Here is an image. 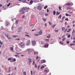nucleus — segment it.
<instances>
[{"label":"nucleus","mask_w":75,"mask_h":75,"mask_svg":"<svg viewBox=\"0 0 75 75\" xmlns=\"http://www.w3.org/2000/svg\"><path fill=\"white\" fill-rule=\"evenodd\" d=\"M27 51H28V54H31V52H33L34 50L33 49H28Z\"/></svg>","instance_id":"obj_1"},{"label":"nucleus","mask_w":75,"mask_h":75,"mask_svg":"<svg viewBox=\"0 0 75 75\" xmlns=\"http://www.w3.org/2000/svg\"><path fill=\"white\" fill-rule=\"evenodd\" d=\"M38 33L39 35H42V30H40V32H38Z\"/></svg>","instance_id":"obj_2"},{"label":"nucleus","mask_w":75,"mask_h":75,"mask_svg":"<svg viewBox=\"0 0 75 75\" xmlns=\"http://www.w3.org/2000/svg\"><path fill=\"white\" fill-rule=\"evenodd\" d=\"M24 45V43L22 42H21L19 43V45H20V46H21V47H23Z\"/></svg>","instance_id":"obj_3"},{"label":"nucleus","mask_w":75,"mask_h":75,"mask_svg":"<svg viewBox=\"0 0 75 75\" xmlns=\"http://www.w3.org/2000/svg\"><path fill=\"white\" fill-rule=\"evenodd\" d=\"M30 44V40H28L26 43V45H28Z\"/></svg>","instance_id":"obj_4"},{"label":"nucleus","mask_w":75,"mask_h":75,"mask_svg":"<svg viewBox=\"0 0 75 75\" xmlns=\"http://www.w3.org/2000/svg\"><path fill=\"white\" fill-rule=\"evenodd\" d=\"M25 10V9H24V8H23L21 9L19 11L20 12H23V11H24Z\"/></svg>","instance_id":"obj_5"},{"label":"nucleus","mask_w":75,"mask_h":75,"mask_svg":"<svg viewBox=\"0 0 75 75\" xmlns=\"http://www.w3.org/2000/svg\"><path fill=\"white\" fill-rule=\"evenodd\" d=\"M37 8L38 10H42V7L41 6H38Z\"/></svg>","instance_id":"obj_6"},{"label":"nucleus","mask_w":75,"mask_h":75,"mask_svg":"<svg viewBox=\"0 0 75 75\" xmlns=\"http://www.w3.org/2000/svg\"><path fill=\"white\" fill-rule=\"evenodd\" d=\"M65 17H64V16L62 18V20L60 21V22L61 23H62V22H63V21H64V19H65Z\"/></svg>","instance_id":"obj_7"},{"label":"nucleus","mask_w":75,"mask_h":75,"mask_svg":"<svg viewBox=\"0 0 75 75\" xmlns=\"http://www.w3.org/2000/svg\"><path fill=\"white\" fill-rule=\"evenodd\" d=\"M35 40H33L32 42V45H34V44H35Z\"/></svg>","instance_id":"obj_8"},{"label":"nucleus","mask_w":75,"mask_h":75,"mask_svg":"<svg viewBox=\"0 0 75 75\" xmlns=\"http://www.w3.org/2000/svg\"><path fill=\"white\" fill-rule=\"evenodd\" d=\"M5 35L6 36V37H7L8 38V39H11V38L8 35L5 34Z\"/></svg>","instance_id":"obj_9"},{"label":"nucleus","mask_w":75,"mask_h":75,"mask_svg":"<svg viewBox=\"0 0 75 75\" xmlns=\"http://www.w3.org/2000/svg\"><path fill=\"white\" fill-rule=\"evenodd\" d=\"M29 62V64L30 65L31 63V59H28Z\"/></svg>","instance_id":"obj_10"},{"label":"nucleus","mask_w":75,"mask_h":75,"mask_svg":"<svg viewBox=\"0 0 75 75\" xmlns=\"http://www.w3.org/2000/svg\"><path fill=\"white\" fill-rule=\"evenodd\" d=\"M45 62H46V61H45V60L41 61V63L42 64V63H45Z\"/></svg>","instance_id":"obj_11"},{"label":"nucleus","mask_w":75,"mask_h":75,"mask_svg":"<svg viewBox=\"0 0 75 75\" xmlns=\"http://www.w3.org/2000/svg\"><path fill=\"white\" fill-rule=\"evenodd\" d=\"M67 9H68V10H72V9H73V8H71V7H67Z\"/></svg>","instance_id":"obj_12"},{"label":"nucleus","mask_w":75,"mask_h":75,"mask_svg":"<svg viewBox=\"0 0 75 75\" xmlns=\"http://www.w3.org/2000/svg\"><path fill=\"white\" fill-rule=\"evenodd\" d=\"M66 5L67 6H71V3H67L66 4Z\"/></svg>","instance_id":"obj_13"},{"label":"nucleus","mask_w":75,"mask_h":75,"mask_svg":"<svg viewBox=\"0 0 75 75\" xmlns=\"http://www.w3.org/2000/svg\"><path fill=\"white\" fill-rule=\"evenodd\" d=\"M15 49L17 51H19V50L18 51V50H17V49H18V50H20V49L18 48V47H16L15 48Z\"/></svg>","instance_id":"obj_14"},{"label":"nucleus","mask_w":75,"mask_h":75,"mask_svg":"<svg viewBox=\"0 0 75 75\" xmlns=\"http://www.w3.org/2000/svg\"><path fill=\"white\" fill-rule=\"evenodd\" d=\"M71 28H69V30L67 31V33H69L70 31H71Z\"/></svg>","instance_id":"obj_15"},{"label":"nucleus","mask_w":75,"mask_h":75,"mask_svg":"<svg viewBox=\"0 0 75 75\" xmlns=\"http://www.w3.org/2000/svg\"><path fill=\"white\" fill-rule=\"evenodd\" d=\"M33 0H31L30 1V4H30V5L32 4H33Z\"/></svg>","instance_id":"obj_16"},{"label":"nucleus","mask_w":75,"mask_h":75,"mask_svg":"<svg viewBox=\"0 0 75 75\" xmlns=\"http://www.w3.org/2000/svg\"><path fill=\"white\" fill-rule=\"evenodd\" d=\"M38 52H34V54L36 55V54H38Z\"/></svg>","instance_id":"obj_17"},{"label":"nucleus","mask_w":75,"mask_h":75,"mask_svg":"<svg viewBox=\"0 0 75 75\" xmlns=\"http://www.w3.org/2000/svg\"><path fill=\"white\" fill-rule=\"evenodd\" d=\"M48 44L47 43H46L45 44V47H48Z\"/></svg>","instance_id":"obj_18"},{"label":"nucleus","mask_w":75,"mask_h":75,"mask_svg":"<svg viewBox=\"0 0 75 75\" xmlns=\"http://www.w3.org/2000/svg\"><path fill=\"white\" fill-rule=\"evenodd\" d=\"M75 30H74V29L72 32V35H74V34H75Z\"/></svg>","instance_id":"obj_19"},{"label":"nucleus","mask_w":75,"mask_h":75,"mask_svg":"<svg viewBox=\"0 0 75 75\" xmlns=\"http://www.w3.org/2000/svg\"><path fill=\"white\" fill-rule=\"evenodd\" d=\"M10 50L11 51H13V47H11L10 48Z\"/></svg>","instance_id":"obj_20"},{"label":"nucleus","mask_w":75,"mask_h":75,"mask_svg":"<svg viewBox=\"0 0 75 75\" xmlns=\"http://www.w3.org/2000/svg\"><path fill=\"white\" fill-rule=\"evenodd\" d=\"M23 74L24 75H27V74H26V72H25V71L24 72V71H23Z\"/></svg>","instance_id":"obj_21"},{"label":"nucleus","mask_w":75,"mask_h":75,"mask_svg":"<svg viewBox=\"0 0 75 75\" xmlns=\"http://www.w3.org/2000/svg\"><path fill=\"white\" fill-rule=\"evenodd\" d=\"M62 31H64L65 30V27H62Z\"/></svg>","instance_id":"obj_22"},{"label":"nucleus","mask_w":75,"mask_h":75,"mask_svg":"<svg viewBox=\"0 0 75 75\" xmlns=\"http://www.w3.org/2000/svg\"><path fill=\"white\" fill-rule=\"evenodd\" d=\"M48 72V70L45 69L44 70V72Z\"/></svg>","instance_id":"obj_23"},{"label":"nucleus","mask_w":75,"mask_h":75,"mask_svg":"<svg viewBox=\"0 0 75 75\" xmlns=\"http://www.w3.org/2000/svg\"><path fill=\"white\" fill-rule=\"evenodd\" d=\"M25 9V10H28V9H29V8H27V7H25L24 8Z\"/></svg>","instance_id":"obj_24"},{"label":"nucleus","mask_w":75,"mask_h":75,"mask_svg":"<svg viewBox=\"0 0 75 75\" xmlns=\"http://www.w3.org/2000/svg\"><path fill=\"white\" fill-rule=\"evenodd\" d=\"M53 13L54 15H55L56 14V11H54Z\"/></svg>","instance_id":"obj_25"},{"label":"nucleus","mask_w":75,"mask_h":75,"mask_svg":"<svg viewBox=\"0 0 75 75\" xmlns=\"http://www.w3.org/2000/svg\"><path fill=\"white\" fill-rule=\"evenodd\" d=\"M12 60H13V62H15L16 61V59L14 58L12 59Z\"/></svg>","instance_id":"obj_26"},{"label":"nucleus","mask_w":75,"mask_h":75,"mask_svg":"<svg viewBox=\"0 0 75 75\" xmlns=\"http://www.w3.org/2000/svg\"><path fill=\"white\" fill-rule=\"evenodd\" d=\"M22 1L23 3H26L27 2L26 0H22Z\"/></svg>","instance_id":"obj_27"},{"label":"nucleus","mask_w":75,"mask_h":75,"mask_svg":"<svg viewBox=\"0 0 75 75\" xmlns=\"http://www.w3.org/2000/svg\"><path fill=\"white\" fill-rule=\"evenodd\" d=\"M62 17V15L61 14L58 17V18H61Z\"/></svg>","instance_id":"obj_28"},{"label":"nucleus","mask_w":75,"mask_h":75,"mask_svg":"<svg viewBox=\"0 0 75 75\" xmlns=\"http://www.w3.org/2000/svg\"><path fill=\"white\" fill-rule=\"evenodd\" d=\"M35 67L36 68H37V65L36 64H35Z\"/></svg>","instance_id":"obj_29"},{"label":"nucleus","mask_w":75,"mask_h":75,"mask_svg":"<svg viewBox=\"0 0 75 75\" xmlns=\"http://www.w3.org/2000/svg\"><path fill=\"white\" fill-rule=\"evenodd\" d=\"M68 12L69 13H70L71 14H72V13H73V12L71 11H69Z\"/></svg>","instance_id":"obj_30"},{"label":"nucleus","mask_w":75,"mask_h":75,"mask_svg":"<svg viewBox=\"0 0 75 75\" xmlns=\"http://www.w3.org/2000/svg\"><path fill=\"white\" fill-rule=\"evenodd\" d=\"M17 37V35H13V37L14 38H16V37Z\"/></svg>","instance_id":"obj_31"},{"label":"nucleus","mask_w":75,"mask_h":75,"mask_svg":"<svg viewBox=\"0 0 75 75\" xmlns=\"http://www.w3.org/2000/svg\"><path fill=\"white\" fill-rule=\"evenodd\" d=\"M54 31L55 32H58V30L55 29Z\"/></svg>","instance_id":"obj_32"},{"label":"nucleus","mask_w":75,"mask_h":75,"mask_svg":"<svg viewBox=\"0 0 75 75\" xmlns=\"http://www.w3.org/2000/svg\"><path fill=\"white\" fill-rule=\"evenodd\" d=\"M18 23V20H17L16 21V24H17Z\"/></svg>","instance_id":"obj_33"},{"label":"nucleus","mask_w":75,"mask_h":75,"mask_svg":"<svg viewBox=\"0 0 75 75\" xmlns=\"http://www.w3.org/2000/svg\"><path fill=\"white\" fill-rule=\"evenodd\" d=\"M67 30H68V29H66L64 31V33H65L67 32Z\"/></svg>","instance_id":"obj_34"},{"label":"nucleus","mask_w":75,"mask_h":75,"mask_svg":"<svg viewBox=\"0 0 75 75\" xmlns=\"http://www.w3.org/2000/svg\"><path fill=\"white\" fill-rule=\"evenodd\" d=\"M45 67H44V66H42L41 68L40 69H43V68H44Z\"/></svg>","instance_id":"obj_35"},{"label":"nucleus","mask_w":75,"mask_h":75,"mask_svg":"<svg viewBox=\"0 0 75 75\" xmlns=\"http://www.w3.org/2000/svg\"><path fill=\"white\" fill-rule=\"evenodd\" d=\"M60 44H64V42H62V41H60Z\"/></svg>","instance_id":"obj_36"},{"label":"nucleus","mask_w":75,"mask_h":75,"mask_svg":"<svg viewBox=\"0 0 75 75\" xmlns=\"http://www.w3.org/2000/svg\"><path fill=\"white\" fill-rule=\"evenodd\" d=\"M60 13L59 12H57L56 13V15H59Z\"/></svg>","instance_id":"obj_37"},{"label":"nucleus","mask_w":75,"mask_h":75,"mask_svg":"<svg viewBox=\"0 0 75 75\" xmlns=\"http://www.w3.org/2000/svg\"><path fill=\"white\" fill-rule=\"evenodd\" d=\"M47 7H48V6H46L44 7V9H46Z\"/></svg>","instance_id":"obj_38"},{"label":"nucleus","mask_w":75,"mask_h":75,"mask_svg":"<svg viewBox=\"0 0 75 75\" xmlns=\"http://www.w3.org/2000/svg\"><path fill=\"white\" fill-rule=\"evenodd\" d=\"M45 40V41H47V42H49V39H46Z\"/></svg>","instance_id":"obj_39"},{"label":"nucleus","mask_w":75,"mask_h":75,"mask_svg":"<svg viewBox=\"0 0 75 75\" xmlns=\"http://www.w3.org/2000/svg\"><path fill=\"white\" fill-rule=\"evenodd\" d=\"M59 10H61V7L60 6H59Z\"/></svg>","instance_id":"obj_40"},{"label":"nucleus","mask_w":75,"mask_h":75,"mask_svg":"<svg viewBox=\"0 0 75 75\" xmlns=\"http://www.w3.org/2000/svg\"><path fill=\"white\" fill-rule=\"evenodd\" d=\"M11 62H13V59H11V60L10 61Z\"/></svg>","instance_id":"obj_41"},{"label":"nucleus","mask_w":75,"mask_h":75,"mask_svg":"<svg viewBox=\"0 0 75 75\" xmlns=\"http://www.w3.org/2000/svg\"><path fill=\"white\" fill-rule=\"evenodd\" d=\"M67 37H68V38L71 37V35H69L67 36Z\"/></svg>","instance_id":"obj_42"},{"label":"nucleus","mask_w":75,"mask_h":75,"mask_svg":"<svg viewBox=\"0 0 75 75\" xmlns=\"http://www.w3.org/2000/svg\"><path fill=\"white\" fill-rule=\"evenodd\" d=\"M43 20L45 22L46 21V19L45 18H43Z\"/></svg>","instance_id":"obj_43"},{"label":"nucleus","mask_w":75,"mask_h":75,"mask_svg":"<svg viewBox=\"0 0 75 75\" xmlns=\"http://www.w3.org/2000/svg\"><path fill=\"white\" fill-rule=\"evenodd\" d=\"M75 45V44H71L70 45V46H72V45Z\"/></svg>","instance_id":"obj_44"},{"label":"nucleus","mask_w":75,"mask_h":75,"mask_svg":"<svg viewBox=\"0 0 75 75\" xmlns=\"http://www.w3.org/2000/svg\"><path fill=\"white\" fill-rule=\"evenodd\" d=\"M38 35H38V34H35V36H38Z\"/></svg>","instance_id":"obj_45"},{"label":"nucleus","mask_w":75,"mask_h":75,"mask_svg":"<svg viewBox=\"0 0 75 75\" xmlns=\"http://www.w3.org/2000/svg\"><path fill=\"white\" fill-rule=\"evenodd\" d=\"M33 65H34L35 64V62L34 61V60L33 61Z\"/></svg>","instance_id":"obj_46"},{"label":"nucleus","mask_w":75,"mask_h":75,"mask_svg":"<svg viewBox=\"0 0 75 75\" xmlns=\"http://www.w3.org/2000/svg\"><path fill=\"white\" fill-rule=\"evenodd\" d=\"M38 58H40V57L37 56L36 58V59H38Z\"/></svg>","instance_id":"obj_47"},{"label":"nucleus","mask_w":75,"mask_h":75,"mask_svg":"<svg viewBox=\"0 0 75 75\" xmlns=\"http://www.w3.org/2000/svg\"><path fill=\"white\" fill-rule=\"evenodd\" d=\"M10 4H11L10 3H9L7 5V6L8 7H9V6H10Z\"/></svg>","instance_id":"obj_48"},{"label":"nucleus","mask_w":75,"mask_h":75,"mask_svg":"<svg viewBox=\"0 0 75 75\" xmlns=\"http://www.w3.org/2000/svg\"><path fill=\"white\" fill-rule=\"evenodd\" d=\"M11 58H9L8 59V61H10V60H11Z\"/></svg>","instance_id":"obj_49"},{"label":"nucleus","mask_w":75,"mask_h":75,"mask_svg":"<svg viewBox=\"0 0 75 75\" xmlns=\"http://www.w3.org/2000/svg\"><path fill=\"white\" fill-rule=\"evenodd\" d=\"M64 37H65V35H63L62 37V38H64Z\"/></svg>","instance_id":"obj_50"},{"label":"nucleus","mask_w":75,"mask_h":75,"mask_svg":"<svg viewBox=\"0 0 75 75\" xmlns=\"http://www.w3.org/2000/svg\"><path fill=\"white\" fill-rule=\"evenodd\" d=\"M15 57H19V56H18V55H15Z\"/></svg>","instance_id":"obj_51"},{"label":"nucleus","mask_w":75,"mask_h":75,"mask_svg":"<svg viewBox=\"0 0 75 75\" xmlns=\"http://www.w3.org/2000/svg\"><path fill=\"white\" fill-rule=\"evenodd\" d=\"M49 24L50 25H52V23H51V22H49Z\"/></svg>","instance_id":"obj_52"},{"label":"nucleus","mask_w":75,"mask_h":75,"mask_svg":"<svg viewBox=\"0 0 75 75\" xmlns=\"http://www.w3.org/2000/svg\"><path fill=\"white\" fill-rule=\"evenodd\" d=\"M67 43L68 44H69V41H68L67 42Z\"/></svg>","instance_id":"obj_53"},{"label":"nucleus","mask_w":75,"mask_h":75,"mask_svg":"<svg viewBox=\"0 0 75 75\" xmlns=\"http://www.w3.org/2000/svg\"><path fill=\"white\" fill-rule=\"evenodd\" d=\"M24 13H25V12H23L21 13V14H24Z\"/></svg>","instance_id":"obj_54"},{"label":"nucleus","mask_w":75,"mask_h":75,"mask_svg":"<svg viewBox=\"0 0 75 75\" xmlns=\"http://www.w3.org/2000/svg\"><path fill=\"white\" fill-rule=\"evenodd\" d=\"M0 44H1V45H2L3 43L1 41H0Z\"/></svg>","instance_id":"obj_55"},{"label":"nucleus","mask_w":75,"mask_h":75,"mask_svg":"<svg viewBox=\"0 0 75 75\" xmlns=\"http://www.w3.org/2000/svg\"><path fill=\"white\" fill-rule=\"evenodd\" d=\"M65 40V38H64L62 39V41H64Z\"/></svg>","instance_id":"obj_56"},{"label":"nucleus","mask_w":75,"mask_h":75,"mask_svg":"<svg viewBox=\"0 0 75 75\" xmlns=\"http://www.w3.org/2000/svg\"><path fill=\"white\" fill-rule=\"evenodd\" d=\"M66 16H69V15L68 14L66 13Z\"/></svg>","instance_id":"obj_57"},{"label":"nucleus","mask_w":75,"mask_h":75,"mask_svg":"<svg viewBox=\"0 0 75 75\" xmlns=\"http://www.w3.org/2000/svg\"><path fill=\"white\" fill-rule=\"evenodd\" d=\"M3 6V5L1 4H0V7H1Z\"/></svg>","instance_id":"obj_58"},{"label":"nucleus","mask_w":75,"mask_h":75,"mask_svg":"<svg viewBox=\"0 0 75 75\" xmlns=\"http://www.w3.org/2000/svg\"><path fill=\"white\" fill-rule=\"evenodd\" d=\"M6 24H7V25H6V26H7V25H9V23H7Z\"/></svg>","instance_id":"obj_59"},{"label":"nucleus","mask_w":75,"mask_h":75,"mask_svg":"<svg viewBox=\"0 0 75 75\" xmlns=\"http://www.w3.org/2000/svg\"><path fill=\"white\" fill-rule=\"evenodd\" d=\"M34 25V24H32L31 25V27H32V26H33Z\"/></svg>","instance_id":"obj_60"},{"label":"nucleus","mask_w":75,"mask_h":75,"mask_svg":"<svg viewBox=\"0 0 75 75\" xmlns=\"http://www.w3.org/2000/svg\"><path fill=\"white\" fill-rule=\"evenodd\" d=\"M25 36H26V37H30V36H29V35H25Z\"/></svg>","instance_id":"obj_61"},{"label":"nucleus","mask_w":75,"mask_h":75,"mask_svg":"<svg viewBox=\"0 0 75 75\" xmlns=\"http://www.w3.org/2000/svg\"><path fill=\"white\" fill-rule=\"evenodd\" d=\"M65 20H67V21H68V18H66L65 19Z\"/></svg>","instance_id":"obj_62"},{"label":"nucleus","mask_w":75,"mask_h":75,"mask_svg":"<svg viewBox=\"0 0 75 75\" xmlns=\"http://www.w3.org/2000/svg\"><path fill=\"white\" fill-rule=\"evenodd\" d=\"M70 4H71V6H73V4L71 2Z\"/></svg>","instance_id":"obj_63"},{"label":"nucleus","mask_w":75,"mask_h":75,"mask_svg":"<svg viewBox=\"0 0 75 75\" xmlns=\"http://www.w3.org/2000/svg\"><path fill=\"white\" fill-rule=\"evenodd\" d=\"M47 13H48L49 12V10H48V9H47Z\"/></svg>","instance_id":"obj_64"}]
</instances>
